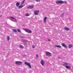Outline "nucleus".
Returning a JSON list of instances; mask_svg holds the SVG:
<instances>
[{"label":"nucleus","instance_id":"f257e3e1","mask_svg":"<svg viewBox=\"0 0 73 73\" xmlns=\"http://www.w3.org/2000/svg\"><path fill=\"white\" fill-rule=\"evenodd\" d=\"M56 4H61L62 3H66L67 2L65 1H62L60 0L57 1L56 2Z\"/></svg>","mask_w":73,"mask_h":73},{"label":"nucleus","instance_id":"f03ea898","mask_svg":"<svg viewBox=\"0 0 73 73\" xmlns=\"http://www.w3.org/2000/svg\"><path fill=\"white\" fill-rule=\"evenodd\" d=\"M25 65H27L28 66L30 69H31V68H32V67L31 66V64H30V63H29V62H25Z\"/></svg>","mask_w":73,"mask_h":73},{"label":"nucleus","instance_id":"7ed1b4c3","mask_svg":"<svg viewBox=\"0 0 73 73\" xmlns=\"http://www.w3.org/2000/svg\"><path fill=\"white\" fill-rule=\"evenodd\" d=\"M25 32H26L29 33H32V31L29 29H25Z\"/></svg>","mask_w":73,"mask_h":73},{"label":"nucleus","instance_id":"20e7f679","mask_svg":"<svg viewBox=\"0 0 73 73\" xmlns=\"http://www.w3.org/2000/svg\"><path fill=\"white\" fill-rule=\"evenodd\" d=\"M15 64L16 65H21L22 64V62L19 61H16L15 62Z\"/></svg>","mask_w":73,"mask_h":73},{"label":"nucleus","instance_id":"39448f33","mask_svg":"<svg viewBox=\"0 0 73 73\" xmlns=\"http://www.w3.org/2000/svg\"><path fill=\"white\" fill-rule=\"evenodd\" d=\"M46 56H52L51 53L48 52H46Z\"/></svg>","mask_w":73,"mask_h":73},{"label":"nucleus","instance_id":"423d86ee","mask_svg":"<svg viewBox=\"0 0 73 73\" xmlns=\"http://www.w3.org/2000/svg\"><path fill=\"white\" fill-rule=\"evenodd\" d=\"M40 64H41L42 66H44V64H45V62L43 60H41L40 61Z\"/></svg>","mask_w":73,"mask_h":73},{"label":"nucleus","instance_id":"0eeeda50","mask_svg":"<svg viewBox=\"0 0 73 73\" xmlns=\"http://www.w3.org/2000/svg\"><path fill=\"white\" fill-rule=\"evenodd\" d=\"M39 13V11L37 10L34 11V14L36 15H38V13Z\"/></svg>","mask_w":73,"mask_h":73},{"label":"nucleus","instance_id":"6e6552de","mask_svg":"<svg viewBox=\"0 0 73 73\" xmlns=\"http://www.w3.org/2000/svg\"><path fill=\"white\" fill-rule=\"evenodd\" d=\"M61 45L63 46L65 48H67V47H68L67 45H66V44H65L64 43H62Z\"/></svg>","mask_w":73,"mask_h":73},{"label":"nucleus","instance_id":"1a4fd4ad","mask_svg":"<svg viewBox=\"0 0 73 73\" xmlns=\"http://www.w3.org/2000/svg\"><path fill=\"white\" fill-rule=\"evenodd\" d=\"M33 8V5H30L28 7V9H32Z\"/></svg>","mask_w":73,"mask_h":73},{"label":"nucleus","instance_id":"9d476101","mask_svg":"<svg viewBox=\"0 0 73 73\" xmlns=\"http://www.w3.org/2000/svg\"><path fill=\"white\" fill-rule=\"evenodd\" d=\"M73 47V45L72 44H70L68 45V48H71Z\"/></svg>","mask_w":73,"mask_h":73},{"label":"nucleus","instance_id":"9b49d317","mask_svg":"<svg viewBox=\"0 0 73 73\" xmlns=\"http://www.w3.org/2000/svg\"><path fill=\"white\" fill-rule=\"evenodd\" d=\"M11 18L12 19H14V20H15V22H16V23H17V20H16V19L15 18H14V17H11Z\"/></svg>","mask_w":73,"mask_h":73},{"label":"nucleus","instance_id":"f8f14e48","mask_svg":"<svg viewBox=\"0 0 73 73\" xmlns=\"http://www.w3.org/2000/svg\"><path fill=\"white\" fill-rule=\"evenodd\" d=\"M55 46L56 47H57V48H61V46L60 45H55Z\"/></svg>","mask_w":73,"mask_h":73},{"label":"nucleus","instance_id":"ddd939ff","mask_svg":"<svg viewBox=\"0 0 73 73\" xmlns=\"http://www.w3.org/2000/svg\"><path fill=\"white\" fill-rule=\"evenodd\" d=\"M64 29H65V30H66V31H69L70 29L69 28H68V27H65Z\"/></svg>","mask_w":73,"mask_h":73},{"label":"nucleus","instance_id":"4468645a","mask_svg":"<svg viewBox=\"0 0 73 73\" xmlns=\"http://www.w3.org/2000/svg\"><path fill=\"white\" fill-rule=\"evenodd\" d=\"M68 63H65L63 64V65L64 66H68Z\"/></svg>","mask_w":73,"mask_h":73},{"label":"nucleus","instance_id":"2eb2a0df","mask_svg":"<svg viewBox=\"0 0 73 73\" xmlns=\"http://www.w3.org/2000/svg\"><path fill=\"white\" fill-rule=\"evenodd\" d=\"M66 68L67 69H71V67H70V66H66Z\"/></svg>","mask_w":73,"mask_h":73},{"label":"nucleus","instance_id":"dca6fc26","mask_svg":"<svg viewBox=\"0 0 73 73\" xmlns=\"http://www.w3.org/2000/svg\"><path fill=\"white\" fill-rule=\"evenodd\" d=\"M20 5V3H17L16 4V6L17 7H19Z\"/></svg>","mask_w":73,"mask_h":73},{"label":"nucleus","instance_id":"f3484780","mask_svg":"<svg viewBox=\"0 0 73 73\" xmlns=\"http://www.w3.org/2000/svg\"><path fill=\"white\" fill-rule=\"evenodd\" d=\"M47 19V18L46 17H44V23H46V20Z\"/></svg>","mask_w":73,"mask_h":73},{"label":"nucleus","instance_id":"a211bd4d","mask_svg":"<svg viewBox=\"0 0 73 73\" xmlns=\"http://www.w3.org/2000/svg\"><path fill=\"white\" fill-rule=\"evenodd\" d=\"M24 7L23 5H20L19 7V8H23V7Z\"/></svg>","mask_w":73,"mask_h":73},{"label":"nucleus","instance_id":"6ab92c4d","mask_svg":"<svg viewBox=\"0 0 73 73\" xmlns=\"http://www.w3.org/2000/svg\"><path fill=\"white\" fill-rule=\"evenodd\" d=\"M13 32H17V30L16 29H13Z\"/></svg>","mask_w":73,"mask_h":73},{"label":"nucleus","instance_id":"aec40b11","mask_svg":"<svg viewBox=\"0 0 73 73\" xmlns=\"http://www.w3.org/2000/svg\"><path fill=\"white\" fill-rule=\"evenodd\" d=\"M7 39L8 40V41H9V36H7Z\"/></svg>","mask_w":73,"mask_h":73},{"label":"nucleus","instance_id":"412c9836","mask_svg":"<svg viewBox=\"0 0 73 73\" xmlns=\"http://www.w3.org/2000/svg\"><path fill=\"white\" fill-rule=\"evenodd\" d=\"M19 47L20 48H24V46L22 45H20V46H19Z\"/></svg>","mask_w":73,"mask_h":73},{"label":"nucleus","instance_id":"4be33fe9","mask_svg":"<svg viewBox=\"0 0 73 73\" xmlns=\"http://www.w3.org/2000/svg\"><path fill=\"white\" fill-rule=\"evenodd\" d=\"M64 14H62L60 15V17H62L64 16Z\"/></svg>","mask_w":73,"mask_h":73},{"label":"nucleus","instance_id":"5701e85b","mask_svg":"<svg viewBox=\"0 0 73 73\" xmlns=\"http://www.w3.org/2000/svg\"><path fill=\"white\" fill-rule=\"evenodd\" d=\"M37 2H39L40 1V0H35Z\"/></svg>","mask_w":73,"mask_h":73},{"label":"nucleus","instance_id":"b1692460","mask_svg":"<svg viewBox=\"0 0 73 73\" xmlns=\"http://www.w3.org/2000/svg\"><path fill=\"white\" fill-rule=\"evenodd\" d=\"M17 31L18 32H19V33L20 32V30L19 29H18L17 30Z\"/></svg>","mask_w":73,"mask_h":73},{"label":"nucleus","instance_id":"393cba45","mask_svg":"<svg viewBox=\"0 0 73 73\" xmlns=\"http://www.w3.org/2000/svg\"><path fill=\"white\" fill-rule=\"evenodd\" d=\"M29 16V14H27L25 15V16L27 17V16Z\"/></svg>","mask_w":73,"mask_h":73},{"label":"nucleus","instance_id":"a878e982","mask_svg":"<svg viewBox=\"0 0 73 73\" xmlns=\"http://www.w3.org/2000/svg\"><path fill=\"white\" fill-rule=\"evenodd\" d=\"M20 38H24V37H23V36H20Z\"/></svg>","mask_w":73,"mask_h":73},{"label":"nucleus","instance_id":"bb28decb","mask_svg":"<svg viewBox=\"0 0 73 73\" xmlns=\"http://www.w3.org/2000/svg\"><path fill=\"white\" fill-rule=\"evenodd\" d=\"M25 0H24L22 2V3H24V2H25Z\"/></svg>","mask_w":73,"mask_h":73},{"label":"nucleus","instance_id":"cd10ccee","mask_svg":"<svg viewBox=\"0 0 73 73\" xmlns=\"http://www.w3.org/2000/svg\"><path fill=\"white\" fill-rule=\"evenodd\" d=\"M36 57H38V54H37L36 56Z\"/></svg>","mask_w":73,"mask_h":73},{"label":"nucleus","instance_id":"c85d7f7f","mask_svg":"<svg viewBox=\"0 0 73 73\" xmlns=\"http://www.w3.org/2000/svg\"><path fill=\"white\" fill-rule=\"evenodd\" d=\"M35 46H33V48H35Z\"/></svg>","mask_w":73,"mask_h":73},{"label":"nucleus","instance_id":"c756f323","mask_svg":"<svg viewBox=\"0 0 73 73\" xmlns=\"http://www.w3.org/2000/svg\"><path fill=\"white\" fill-rule=\"evenodd\" d=\"M48 41H50V40L49 39H48Z\"/></svg>","mask_w":73,"mask_h":73},{"label":"nucleus","instance_id":"7c9ffc66","mask_svg":"<svg viewBox=\"0 0 73 73\" xmlns=\"http://www.w3.org/2000/svg\"><path fill=\"white\" fill-rule=\"evenodd\" d=\"M2 16L1 15H0V17H2Z\"/></svg>","mask_w":73,"mask_h":73},{"label":"nucleus","instance_id":"2f4dec72","mask_svg":"<svg viewBox=\"0 0 73 73\" xmlns=\"http://www.w3.org/2000/svg\"><path fill=\"white\" fill-rule=\"evenodd\" d=\"M58 58L60 59V57H58Z\"/></svg>","mask_w":73,"mask_h":73}]
</instances>
